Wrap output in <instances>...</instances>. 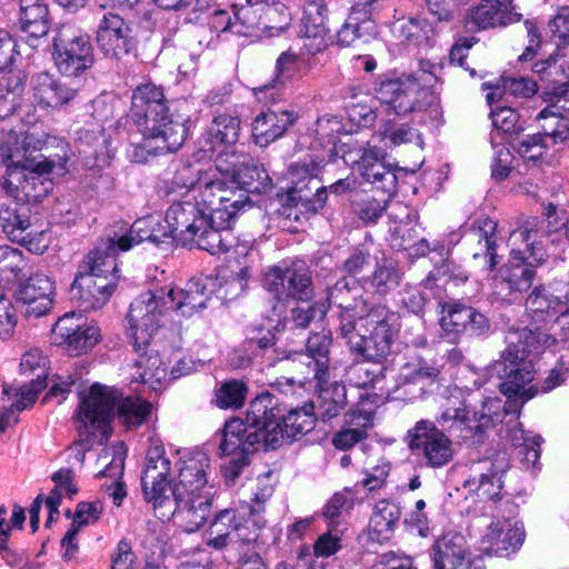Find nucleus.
I'll return each instance as SVG.
<instances>
[{"label": "nucleus", "mask_w": 569, "mask_h": 569, "mask_svg": "<svg viewBox=\"0 0 569 569\" xmlns=\"http://www.w3.org/2000/svg\"><path fill=\"white\" fill-rule=\"evenodd\" d=\"M507 348L493 365L496 373L503 379L500 391L508 398H519L521 403L538 392H547L563 381V373L552 369L542 386L531 383L535 379L533 356L556 342L553 335L539 328L509 329L506 336Z\"/></svg>", "instance_id": "1"}, {"label": "nucleus", "mask_w": 569, "mask_h": 569, "mask_svg": "<svg viewBox=\"0 0 569 569\" xmlns=\"http://www.w3.org/2000/svg\"><path fill=\"white\" fill-rule=\"evenodd\" d=\"M116 408L118 419L127 428L139 427L151 412L150 402L138 397L120 398L117 390L96 383L81 401L76 419L79 439L74 447L87 451L96 439H108Z\"/></svg>", "instance_id": "2"}, {"label": "nucleus", "mask_w": 569, "mask_h": 569, "mask_svg": "<svg viewBox=\"0 0 569 569\" xmlns=\"http://www.w3.org/2000/svg\"><path fill=\"white\" fill-rule=\"evenodd\" d=\"M131 118L142 134V142L137 146V161H144L138 156V150H146L149 154L173 152L178 150L187 138L188 129L182 120H174L161 88L153 83L138 86L131 98Z\"/></svg>", "instance_id": "3"}, {"label": "nucleus", "mask_w": 569, "mask_h": 569, "mask_svg": "<svg viewBox=\"0 0 569 569\" xmlns=\"http://www.w3.org/2000/svg\"><path fill=\"white\" fill-rule=\"evenodd\" d=\"M277 415L276 397L270 392L258 395L251 400L246 419L233 418L224 423L219 446L221 455L249 456L260 448H278L282 433Z\"/></svg>", "instance_id": "4"}, {"label": "nucleus", "mask_w": 569, "mask_h": 569, "mask_svg": "<svg viewBox=\"0 0 569 569\" xmlns=\"http://www.w3.org/2000/svg\"><path fill=\"white\" fill-rule=\"evenodd\" d=\"M178 482L174 485L177 510L172 519L186 531L198 530L209 518L213 495L208 487L209 457L201 451L188 452L179 458Z\"/></svg>", "instance_id": "5"}, {"label": "nucleus", "mask_w": 569, "mask_h": 569, "mask_svg": "<svg viewBox=\"0 0 569 569\" xmlns=\"http://www.w3.org/2000/svg\"><path fill=\"white\" fill-rule=\"evenodd\" d=\"M212 172H201L188 166L176 176V183L188 189L192 199L208 213L219 230H229L231 220L248 206V197Z\"/></svg>", "instance_id": "6"}, {"label": "nucleus", "mask_w": 569, "mask_h": 569, "mask_svg": "<svg viewBox=\"0 0 569 569\" xmlns=\"http://www.w3.org/2000/svg\"><path fill=\"white\" fill-rule=\"evenodd\" d=\"M167 229L163 234L183 247H197L211 254L227 252L231 246L230 230H219L210 222L192 196L188 192L182 201L173 202L166 212Z\"/></svg>", "instance_id": "7"}, {"label": "nucleus", "mask_w": 569, "mask_h": 569, "mask_svg": "<svg viewBox=\"0 0 569 569\" xmlns=\"http://www.w3.org/2000/svg\"><path fill=\"white\" fill-rule=\"evenodd\" d=\"M31 118L27 123H22L18 130L11 129L4 140L6 149H9L12 153L10 157L12 166L8 164L3 184L10 191L21 190L27 194L29 193V184H34L40 176L51 172L56 163L41 153L33 154V152L42 150L47 134L36 117L32 116Z\"/></svg>", "instance_id": "8"}, {"label": "nucleus", "mask_w": 569, "mask_h": 569, "mask_svg": "<svg viewBox=\"0 0 569 569\" xmlns=\"http://www.w3.org/2000/svg\"><path fill=\"white\" fill-rule=\"evenodd\" d=\"M114 243L96 247L79 266L70 287V300L82 311L102 308L117 284Z\"/></svg>", "instance_id": "9"}, {"label": "nucleus", "mask_w": 569, "mask_h": 569, "mask_svg": "<svg viewBox=\"0 0 569 569\" xmlns=\"http://www.w3.org/2000/svg\"><path fill=\"white\" fill-rule=\"evenodd\" d=\"M368 335H361L358 326L345 325L342 336L350 350L365 361L381 363L391 355L395 337L400 329V317L385 305L371 307L365 321L359 323Z\"/></svg>", "instance_id": "10"}, {"label": "nucleus", "mask_w": 569, "mask_h": 569, "mask_svg": "<svg viewBox=\"0 0 569 569\" xmlns=\"http://www.w3.org/2000/svg\"><path fill=\"white\" fill-rule=\"evenodd\" d=\"M263 526L253 518L242 521V515L234 509L219 511L211 522L206 538L207 546L216 550H224V558L231 561L237 552L259 539L258 530Z\"/></svg>", "instance_id": "11"}, {"label": "nucleus", "mask_w": 569, "mask_h": 569, "mask_svg": "<svg viewBox=\"0 0 569 569\" xmlns=\"http://www.w3.org/2000/svg\"><path fill=\"white\" fill-rule=\"evenodd\" d=\"M171 463L161 446L150 447L146 457V467L141 477L144 500L151 505L154 516L161 521L172 519L177 510L174 487L170 486L168 476Z\"/></svg>", "instance_id": "12"}, {"label": "nucleus", "mask_w": 569, "mask_h": 569, "mask_svg": "<svg viewBox=\"0 0 569 569\" xmlns=\"http://www.w3.org/2000/svg\"><path fill=\"white\" fill-rule=\"evenodd\" d=\"M171 300L164 296V288L146 291L131 302L127 315V335L137 352L143 351L152 336L163 323Z\"/></svg>", "instance_id": "13"}, {"label": "nucleus", "mask_w": 569, "mask_h": 569, "mask_svg": "<svg viewBox=\"0 0 569 569\" xmlns=\"http://www.w3.org/2000/svg\"><path fill=\"white\" fill-rule=\"evenodd\" d=\"M407 441L412 455L429 468H441L453 459L451 439L432 421H418L408 430Z\"/></svg>", "instance_id": "14"}, {"label": "nucleus", "mask_w": 569, "mask_h": 569, "mask_svg": "<svg viewBox=\"0 0 569 569\" xmlns=\"http://www.w3.org/2000/svg\"><path fill=\"white\" fill-rule=\"evenodd\" d=\"M54 64L67 78H76L92 67L93 48L87 36L73 27H63L54 39Z\"/></svg>", "instance_id": "15"}, {"label": "nucleus", "mask_w": 569, "mask_h": 569, "mask_svg": "<svg viewBox=\"0 0 569 569\" xmlns=\"http://www.w3.org/2000/svg\"><path fill=\"white\" fill-rule=\"evenodd\" d=\"M383 152L369 142L353 141L346 143L342 151L343 161L356 168L360 176L370 183H378L388 192L397 186V174L391 166L383 162Z\"/></svg>", "instance_id": "16"}, {"label": "nucleus", "mask_w": 569, "mask_h": 569, "mask_svg": "<svg viewBox=\"0 0 569 569\" xmlns=\"http://www.w3.org/2000/svg\"><path fill=\"white\" fill-rule=\"evenodd\" d=\"M264 287L279 301L290 298L308 301L313 297L311 271L302 261L270 268L264 276Z\"/></svg>", "instance_id": "17"}, {"label": "nucleus", "mask_w": 569, "mask_h": 569, "mask_svg": "<svg viewBox=\"0 0 569 569\" xmlns=\"http://www.w3.org/2000/svg\"><path fill=\"white\" fill-rule=\"evenodd\" d=\"M51 333L52 341L73 356L88 352L101 339L100 328L93 322H87L81 313L74 311L60 317Z\"/></svg>", "instance_id": "18"}, {"label": "nucleus", "mask_w": 569, "mask_h": 569, "mask_svg": "<svg viewBox=\"0 0 569 569\" xmlns=\"http://www.w3.org/2000/svg\"><path fill=\"white\" fill-rule=\"evenodd\" d=\"M426 92V89L411 76L383 79L377 88L380 102L399 116L421 109L420 98Z\"/></svg>", "instance_id": "19"}, {"label": "nucleus", "mask_w": 569, "mask_h": 569, "mask_svg": "<svg viewBox=\"0 0 569 569\" xmlns=\"http://www.w3.org/2000/svg\"><path fill=\"white\" fill-rule=\"evenodd\" d=\"M442 336L450 342L458 341L462 335L481 336L489 330L487 317L470 306L449 302L442 306Z\"/></svg>", "instance_id": "20"}, {"label": "nucleus", "mask_w": 569, "mask_h": 569, "mask_svg": "<svg viewBox=\"0 0 569 569\" xmlns=\"http://www.w3.org/2000/svg\"><path fill=\"white\" fill-rule=\"evenodd\" d=\"M535 274L530 264L515 258V261L502 266L492 278V297L508 305L520 301L523 292L531 287Z\"/></svg>", "instance_id": "21"}, {"label": "nucleus", "mask_w": 569, "mask_h": 569, "mask_svg": "<svg viewBox=\"0 0 569 569\" xmlns=\"http://www.w3.org/2000/svg\"><path fill=\"white\" fill-rule=\"evenodd\" d=\"M526 311L532 322L552 329L558 326L563 338L569 337V307L563 308L560 297L536 287L526 300Z\"/></svg>", "instance_id": "22"}, {"label": "nucleus", "mask_w": 569, "mask_h": 569, "mask_svg": "<svg viewBox=\"0 0 569 569\" xmlns=\"http://www.w3.org/2000/svg\"><path fill=\"white\" fill-rule=\"evenodd\" d=\"M32 97L36 103L46 110H61L77 97L78 82L60 79L48 72H40L31 80Z\"/></svg>", "instance_id": "23"}, {"label": "nucleus", "mask_w": 569, "mask_h": 569, "mask_svg": "<svg viewBox=\"0 0 569 569\" xmlns=\"http://www.w3.org/2000/svg\"><path fill=\"white\" fill-rule=\"evenodd\" d=\"M299 117V112L291 106H272L260 111L251 123L253 142L259 147H268L283 137Z\"/></svg>", "instance_id": "24"}, {"label": "nucleus", "mask_w": 569, "mask_h": 569, "mask_svg": "<svg viewBox=\"0 0 569 569\" xmlns=\"http://www.w3.org/2000/svg\"><path fill=\"white\" fill-rule=\"evenodd\" d=\"M525 541L523 525L510 519L492 520L481 538L483 552L508 557L517 552Z\"/></svg>", "instance_id": "25"}, {"label": "nucleus", "mask_w": 569, "mask_h": 569, "mask_svg": "<svg viewBox=\"0 0 569 569\" xmlns=\"http://www.w3.org/2000/svg\"><path fill=\"white\" fill-rule=\"evenodd\" d=\"M96 42L106 57L119 58L131 49L130 28L121 16L104 12L97 24Z\"/></svg>", "instance_id": "26"}, {"label": "nucleus", "mask_w": 569, "mask_h": 569, "mask_svg": "<svg viewBox=\"0 0 569 569\" xmlns=\"http://www.w3.org/2000/svg\"><path fill=\"white\" fill-rule=\"evenodd\" d=\"M54 297V281L42 272L31 274L17 291L18 301L26 307V315L36 318L52 310Z\"/></svg>", "instance_id": "27"}, {"label": "nucleus", "mask_w": 569, "mask_h": 569, "mask_svg": "<svg viewBox=\"0 0 569 569\" xmlns=\"http://www.w3.org/2000/svg\"><path fill=\"white\" fill-rule=\"evenodd\" d=\"M325 0H310L306 3L302 17L301 34L303 48L309 54L322 51L329 41V28Z\"/></svg>", "instance_id": "28"}, {"label": "nucleus", "mask_w": 569, "mask_h": 569, "mask_svg": "<svg viewBox=\"0 0 569 569\" xmlns=\"http://www.w3.org/2000/svg\"><path fill=\"white\" fill-rule=\"evenodd\" d=\"M497 465H492L488 459L478 461L472 467V475L467 480L470 491L476 492L480 498L493 499L499 496L501 490V477L509 466L506 453L499 455Z\"/></svg>", "instance_id": "29"}, {"label": "nucleus", "mask_w": 569, "mask_h": 569, "mask_svg": "<svg viewBox=\"0 0 569 569\" xmlns=\"http://www.w3.org/2000/svg\"><path fill=\"white\" fill-rule=\"evenodd\" d=\"M323 167L322 161H316L312 158L292 163L289 168V177L292 188L288 192V202L297 206L298 202L310 201L311 190L319 192L322 187L317 181L318 174Z\"/></svg>", "instance_id": "30"}, {"label": "nucleus", "mask_w": 569, "mask_h": 569, "mask_svg": "<svg viewBox=\"0 0 569 569\" xmlns=\"http://www.w3.org/2000/svg\"><path fill=\"white\" fill-rule=\"evenodd\" d=\"M211 292L200 279L190 280L183 289L164 288V296L171 300L167 302L170 310L180 311L186 317L206 308Z\"/></svg>", "instance_id": "31"}, {"label": "nucleus", "mask_w": 569, "mask_h": 569, "mask_svg": "<svg viewBox=\"0 0 569 569\" xmlns=\"http://www.w3.org/2000/svg\"><path fill=\"white\" fill-rule=\"evenodd\" d=\"M439 376V369L427 363L422 359H413L403 363L398 371L397 388H403L405 393L413 397L421 395L425 388L435 382Z\"/></svg>", "instance_id": "32"}, {"label": "nucleus", "mask_w": 569, "mask_h": 569, "mask_svg": "<svg viewBox=\"0 0 569 569\" xmlns=\"http://www.w3.org/2000/svg\"><path fill=\"white\" fill-rule=\"evenodd\" d=\"M507 0H483L470 10L467 22L479 29H488L518 21L520 14L511 12Z\"/></svg>", "instance_id": "33"}, {"label": "nucleus", "mask_w": 569, "mask_h": 569, "mask_svg": "<svg viewBox=\"0 0 569 569\" xmlns=\"http://www.w3.org/2000/svg\"><path fill=\"white\" fill-rule=\"evenodd\" d=\"M467 543L462 535L447 533L433 545L435 569H460L466 560Z\"/></svg>", "instance_id": "34"}, {"label": "nucleus", "mask_w": 569, "mask_h": 569, "mask_svg": "<svg viewBox=\"0 0 569 569\" xmlns=\"http://www.w3.org/2000/svg\"><path fill=\"white\" fill-rule=\"evenodd\" d=\"M239 136L240 119L228 113L218 114L208 127L206 142L209 144V148L203 151L213 153L220 147H234Z\"/></svg>", "instance_id": "35"}, {"label": "nucleus", "mask_w": 569, "mask_h": 569, "mask_svg": "<svg viewBox=\"0 0 569 569\" xmlns=\"http://www.w3.org/2000/svg\"><path fill=\"white\" fill-rule=\"evenodd\" d=\"M401 517L400 506L391 500H379L373 508L369 532L372 540L380 543L388 541Z\"/></svg>", "instance_id": "36"}, {"label": "nucleus", "mask_w": 569, "mask_h": 569, "mask_svg": "<svg viewBox=\"0 0 569 569\" xmlns=\"http://www.w3.org/2000/svg\"><path fill=\"white\" fill-rule=\"evenodd\" d=\"M348 428L341 429L332 437L336 449L348 450L367 438V428L372 426V415L363 410H350L346 415Z\"/></svg>", "instance_id": "37"}, {"label": "nucleus", "mask_w": 569, "mask_h": 569, "mask_svg": "<svg viewBox=\"0 0 569 569\" xmlns=\"http://www.w3.org/2000/svg\"><path fill=\"white\" fill-rule=\"evenodd\" d=\"M557 208L549 203L543 211L547 223L539 218H529L522 226L511 233V239L516 242L522 240L529 250H535V246L541 241V238L547 236L551 230L558 228V221L555 218Z\"/></svg>", "instance_id": "38"}, {"label": "nucleus", "mask_w": 569, "mask_h": 569, "mask_svg": "<svg viewBox=\"0 0 569 569\" xmlns=\"http://www.w3.org/2000/svg\"><path fill=\"white\" fill-rule=\"evenodd\" d=\"M167 239V234H163V230H154L153 221L149 218L136 220L130 230L121 236L117 241L113 238H109L106 242H102L99 247L107 246L110 241L114 243L116 254L119 251H128L133 246H137L146 240L152 243H161Z\"/></svg>", "instance_id": "39"}, {"label": "nucleus", "mask_w": 569, "mask_h": 569, "mask_svg": "<svg viewBox=\"0 0 569 569\" xmlns=\"http://www.w3.org/2000/svg\"><path fill=\"white\" fill-rule=\"evenodd\" d=\"M20 23L30 37H44L49 31V9L44 0H20Z\"/></svg>", "instance_id": "40"}, {"label": "nucleus", "mask_w": 569, "mask_h": 569, "mask_svg": "<svg viewBox=\"0 0 569 569\" xmlns=\"http://www.w3.org/2000/svg\"><path fill=\"white\" fill-rule=\"evenodd\" d=\"M531 70L541 81L547 83V94H551L555 89H561L569 80V68L558 54H550L548 58L535 62Z\"/></svg>", "instance_id": "41"}, {"label": "nucleus", "mask_w": 569, "mask_h": 569, "mask_svg": "<svg viewBox=\"0 0 569 569\" xmlns=\"http://www.w3.org/2000/svg\"><path fill=\"white\" fill-rule=\"evenodd\" d=\"M216 151H218V153L213 164H210L208 168L194 169L201 172L213 171V177L223 178L231 183L241 164L250 162V156L248 153L238 152L233 147H221L220 150L217 149Z\"/></svg>", "instance_id": "42"}, {"label": "nucleus", "mask_w": 569, "mask_h": 569, "mask_svg": "<svg viewBox=\"0 0 569 569\" xmlns=\"http://www.w3.org/2000/svg\"><path fill=\"white\" fill-rule=\"evenodd\" d=\"M309 405H315L317 417L323 421L330 420L339 416L347 405L346 387L338 382L328 388L321 387L317 400Z\"/></svg>", "instance_id": "43"}, {"label": "nucleus", "mask_w": 569, "mask_h": 569, "mask_svg": "<svg viewBox=\"0 0 569 569\" xmlns=\"http://www.w3.org/2000/svg\"><path fill=\"white\" fill-rule=\"evenodd\" d=\"M277 421L281 426L282 439L284 437L295 439L311 431L316 422L315 405H305L300 409H292L280 421V410L277 408Z\"/></svg>", "instance_id": "44"}, {"label": "nucleus", "mask_w": 569, "mask_h": 569, "mask_svg": "<svg viewBox=\"0 0 569 569\" xmlns=\"http://www.w3.org/2000/svg\"><path fill=\"white\" fill-rule=\"evenodd\" d=\"M0 227L11 241L23 239V232L31 228L29 209L11 202L0 210Z\"/></svg>", "instance_id": "45"}, {"label": "nucleus", "mask_w": 569, "mask_h": 569, "mask_svg": "<svg viewBox=\"0 0 569 569\" xmlns=\"http://www.w3.org/2000/svg\"><path fill=\"white\" fill-rule=\"evenodd\" d=\"M536 121L539 123L541 137L550 138L555 143L562 142L569 137V123L566 116L552 108V104L547 106L537 116Z\"/></svg>", "instance_id": "46"}, {"label": "nucleus", "mask_w": 569, "mask_h": 569, "mask_svg": "<svg viewBox=\"0 0 569 569\" xmlns=\"http://www.w3.org/2000/svg\"><path fill=\"white\" fill-rule=\"evenodd\" d=\"M496 230L497 222L490 218L479 219L472 229V236L478 241L479 250L472 252V257L478 259L480 257H488L489 264L492 268L496 266Z\"/></svg>", "instance_id": "47"}, {"label": "nucleus", "mask_w": 569, "mask_h": 569, "mask_svg": "<svg viewBox=\"0 0 569 569\" xmlns=\"http://www.w3.org/2000/svg\"><path fill=\"white\" fill-rule=\"evenodd\" d=\"M136 363L138 370H140L136 380L148 385L154 391L159 390L168 376L167 368L159 355L141 353Z\"/></svg>", "instance_id": "48"}, {"label": "nucleus", "mask_w": 569, "mask_h": 569, "mask_svg": "<svg viewBox=\"0 0 569 569\" xmlns=\"http://www.w3.org/2000/svg\"><path fill=\"white\" fill-rule=\"evenodd\" d=\"M263 2L251 3L249 0L246 4L233 6V18L236 26V34L243 37L257 36L261 28V14Z\"/></svg>", "instance_id": "49"}, {"label": "nucleus", "mask_w": 569, "mask_h": 569, "mask_svg": "<svg viewBox=\"0 0 569 569\" xmlns=\"http://www.w3.org/2000/svg\"><path fill=\"white\" fill-rule=\"evenodd\" d=\"M331 337L328 333H312L307 340V351L310 358L315 360V377L320 385L328 378L329 348Z\"/></svg>", "instance_id": "50"}, {"label": "nucleus", "mask_w": 569, "mask_h": 569, "mask_svg": "<svg viewBox=\"0 0 569 569\" xmlns=\"http://www.w3.org/2000/svg\"><path fill=\"white\" fill-rule=\"evenodd\" d=\"M365 289L358 283H353L351 289V296L349 298L350 306L343 307L339 313V331L342 336V329L345 325L350 322L351 326H358L365 321V318L369 315L370 309L367 299L365 298Z\"/></svg>", "instance_id": "51"}, {"label": "nucleus", "mask_w": 569, "mask_h": 569, "mask_svg": "<svg viewBox=\"0 0 569 569\" xmlns=\"http://www.w3.org/2000/svg\"><path fill=\"white\" fill-rule=\"evenodd\" d=\"M269 181L270 179L266 170L257 164L252 157H250V162L241 164L238 169L231 184L234 187L236 191L239 189L248 192H259Z\"/></svg>", "instance_id": "52"}, {"label": "nucleus", "mask_w": 569, "mask_h": 569, "mask_svg": "<svg viewBox=\"0 0 569 569\" xmlns=\"http://www.w3.org/2000/svg\"><path fill=\"white\" fill-rule=\"evenodd\" d=\"M260 21L261 28L259 32L268 37L277 36L288 28L290 23V12L283 3L263 2Z\"/></svg>", "instance_id": "53"}, {"label": "nucleus", "mask_w": 569, "mask_h": 569, "mask_svg": "<svg viewBox=\"0 0 569 569\" xmlns=\"http://www.w3.org/2000/svg\"><path fill=\"white\" fill-rule=\"evenodd\" d=\"M508 437L519 450V455L523 456V460L528 465L535 466L540 458L542 438L539 435H533L530 431L518 428V423L515 428L508 430Z\"/></svg>", "instance_id": "54"}, {"label": "nucleus", "mask_w": 569, "mask_h": 569, "mask_svg": "<svg viewBox=\"0 0 569 569\" xmlns=\"http://www.w3.org/2000/svg\"><path fill=\"white\" fill-rule=\"evenodd\" d=\"M395 30L401 43L412 46L427 43L431 32L430 26L423 19L419 18H409L407 20L399 21L396 24Z\"/></svg>", "instance_id": "55"}, {"label": "nucleus", "mask_w": 569, "mask_h": 569, "mask_svg": "<svg viewBox=\"0 0 569 569\" xmlns=\"http://www.w3.org/2000/svg\"><path fill=\"white\" fill-rule=\"evenodd\" d=\"M400 281L401 272L392 263L378 264L368 280L370 288L381 296L397 288Z\"/></svg>", "instance_id": "56"}, {"label": "nucleus", "mask_w": 569, "mask_h": 569, "mask_svg": "<svg viewBox=\"0 0 569 569\" xmlns=\"http://www.w3.org/2000/svg\"><path fill=\"white\" fill-rule=\"evenodd\" d=\"M492 126L495 128L492 134L502 133L507 136L509 142L513 134L519 133L522 130L519 123V114L517 111L509 107L496 108L491 111ZM492 141L496 137L492 136Z\"/></svg>", "instance_id": "57"}, {"label": "nucleus", "mask_w": 569, "mask_h": 569, "mask_svg": "<svg viewBox=\"0 0 569 569\" xmlns=\"http://www.w3.org/2000/svg\"><path fill=\"white\" fill-rule=\"evenodd\" d=\"M248 392L247 386L238 380H230L221 385L216 392V405L219 408H240Z\"/></svg>", "instance_id": "58"}, {"label": "nucleus", "mask_w": 569, "mask_h": 569, "mask_svg": "<svg viewBox=\"0 0 569 569\" xmlns=\"http://www.w3.org/2000/svg\"><path fill=\"white\" fill-rule=\"evenodd\" d=\"M24 267L26 261L22 251L9 246H0L1 280L10 281L11 279L17 278Z\"/></svg>", "instance_id": "59"}, {"label": "nucleus", "mask_w": 569, "mask_h": 569, "mask_svg": "<svg viewBox=\"0 0 569 569\" xmlns=\"http://www.w3.org/2000/svg\"><path fill=\"white\" fill-rule=\"evenodd\" d=\"M509 143L517 150L521 158L532 161L541 158L547 148L545 139L538 133L510 140Z\"/></svg>", "instance_id": "60"}, {"label": "nucleus", "mask_w": 569, "mask_h": 569, "mask_svg": "<svg viewBox=\"0 0 569 569\" xmlns=\"http://www.w3.org/2000/svg\"><path fill=\"white\" fill-rule=\"evenodd\" d=\"M20 371L22 375H34L32 379L47 380V358L39 349H32L26 352L20 362Z\"/></svg>", "instance_id": "61"}, {"label": "nucleus", "mask_w": 569, "mask_h": 569, "mask_svg": "<svg viewBox=\"0 0 569 569\" xmlns=\"http://www.w3.org/2000/svg\"><path fill=\"white\" fill-rule=\"evenodd\" d=\"M353 283H358L356 279L341 278L327 292L328 305H336L340 310L350 306L349 298Z\"/></svg>", "instance_id": "62"}, {"label": "nucleus", "mask_w": 569, "mask_h": 569, "mask_svg": "<svg viewBox=\"0 0 569 569\" xmlns=\"http://www.w3.org/2000/svg\"><path fill=\"white\" fill-rule=\"evenodd\" d=\"M341 549V533L337 529H330L319 536L313 550L317 557L328 558Z\"/></svg>", "instance_id": "63"}, {"label": "nucleus", "mask_w": 569, "mask_h": 569, "mask_svg": "<svg viewBox=\"0 0 569 569\" xmlns=\"http://www.w3.org/2000/svg\"><path fill=\"white\" fill-rule=\"evenodd\" d=\"M19 56L18 43L12 36L0 30V72L9 70Z\"/></svg>", "instance_id": "64"}]
</instances>
